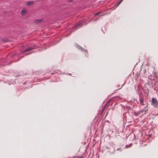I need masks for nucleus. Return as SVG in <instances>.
Segmentation results:
<instances>
[{
	"label": "nucleus",
	"instance_id": "obj_10",
	"mask_svg": "<svg viewBox=\"0 0 158 158\" xmlns=\"http://www.w3.org/2000/svg\"><path fill=\"white\" fill-rule=\"evenodd\" d=\"M123 0H121L120 1L118 2V4L117 5V6H118L122 2V1Z\"/></svg>",
	"mask_w": 158,
	"mask_h": 158
},
{
	"label": "nucleus",
	"instance_id": "obj_2",
	"mask_svg": "<svg viewBox=\"0 0 158 158\" xmlns=\"http://www.w3.org/2000/svg\"><path fill=\"white\" fill-rule=\"evenodd\" d=\"M148 105L145 106L143 109H142L140 112L142 113V114H145L146 113V112L148 111Z\"/></svg>",
	"mask_w": 158,
	"mask_h": 158
},
{
	"label": "nucleus",
	"instance_id": "obj_6",
	"mask_svg": "<svg viewBox=\"0 0 158 158\" xmlns=\"http://www.w3.org/2000/svg\"><path fill=\"white\" fill-rule=\"evenodd\" d=\"M34 49L33 48L31 47L30 48H27L26 49V50H24L23 51L24 52H27L30 51L32 50L33 49Z\"/></svg>",
	"mask_w": 158,
	"mask_h": 158
},
{
	"label": "nucleus",
	"instance_id": "obj_1",
	"mask_svg": "<svg viewBox=\"0 0 158 158\" xmlns=\"http://www.w3.org/2000/svg\"><path fill=\"white\" fill-rule=\"evenodd\" d=\"M151 105L154 107H158V102L156 98H152Z\"/></svg>",
	"mask_w": 158,
	"mask_h": 158
},
{
	"label": "nucleus",
	"instance_id": "obj_9",
	"mask_svg": "<svg viewBox=\"0 0 158 158\" xmlns=\"http://www.w3.org/2000/svg\"><path fill=\"white\" fill-rule=\"evenodd\" d=\"M123 0H121L120 1L118 2V4L117 5V6H118L122 2V1Z\"/></svg>",
	"mask_w": 158,
	"mask_h": 158
},
{
	"label": "nucleus",
	"instance_id": "obj_14",
	"mask_svg": "<svg viewBox=\"0 0 158 158\" xmlns=\"http://www.w3.org/2000/svg\"><path fill=\"white\" fill-rule=\"evenodd\" d=\"M123 85H122L121 86V88H119V89H120L122 87V86H123Z\"/></svg>",
	"mask_w": 158,
	"mask_h": 158
},
{
	"label": "nucleus",
	"instance_id": "obj_15",
	"mask_svg": "<svg viewBox=\"0 0 158 158\" xmlns=\"http://www.w3.org/2000/svg\"><path fill=\"white\" fill-rule=\"evenodd\" d=\"M127 108H128V109H129V108H130V107L128 106V107Z\"/></svg>",
	"mask_w": 158,
	"mask_h": 158
},
{
	"label": "nucleus",
	"instance_id": "obj_12",
	"mask_svg": "<svg viewBox=\"0 0 158 158\" xmlns=\"http://www.w3.org/2000/svg\"><path fill=\"white\" fill-rule=\"evenodd\" d=\"M100 12H98V13H97L95 15H99L100 14Z\"/></svg>",
	"mask_w": 158,
	"mask_h": 158
},
{
	"label": "nucleus",
	"instance_id": "obj_11",
	"mask_svg": "<svg viewBox=\"0 0 158 158\" xmlns=\"http://www.w3.org/2000/svg\"><path fill=\"white\" fill-rule=\"evenodd\" d=\"M117 151H122L121 148H117Z\"/></svg>",
	"mask_w": 158,
	"mask_h": 158
},
{
	"label": "nucleus",
	"instance_id": "obj_8",
	"mask_svg": "<svg viewBox=\"0 0 158 158\" xmlns=\"http://www.w3.org/2000/svg\"><path fill=\"white\" fill-rule=\"evenodd\" d=\"M43 21L42 19L36 20L35 21V23H39Z\"/></svg>",
	"mask_w": 158,
	"mask_h": 158
},
{
	"label": "nucleus",
	"instance_id": "obj_5",
	"mask_svg": "<svg viewBox=\"0 0 158 158\" xmlns=\"http://www.w3.org/2000/svg\"><path fill=\"white\" fill-rule=\"evenodd\" d=\"M34 3V1H29V2L26 3V5L27 6H28L31 5H32Z\"/></svg>",
	"mask_w": 158,
	"mask_h": 158
},
{
	"label": "nucleus",
	"instance_id": "obj_7",
	"mask_svg": "<svg viewBox=\"0 0 158 158\" xmlns=\"http://www.w3.org/2000/svg\"><path fill=\"white\" fill-rule=\"evenodd\" d=\"M139 101H140V105H141L143 106L144 105V102L143 101V98L140 99Z\"/></svg>",
	"mask_w": 158,
	"mask_h": 158
},
{
	"label": "nucleus",
	"instance_id": "obj_4",
	"mask_svg": "<svg viewBox=\"0 0 158 158\" xmlns=\"http://www.w3.org/2000/svg\"><path fill=\"white\" fill-rule=\"evenodd\" d=\"M83 26V25H82V23L81 22H80L79 23L76 25L74 26V27L76 29H77Z\"/></svg>",
	"mask_w": 158,
	"mask_h": 158
},
{
	"label": "nucleus",
	"instance_id": "obj_13",
	"mask_svg": "<svg viewBox=\"0 0 158 158\" xmlns=\"http://www.w3.org/2000/svg\"><path fill=\"white\" fill-rule=\"evenodd\" d=\"M131 146H131H128L127 145H126V148H128L129 147H130Z\"/></svg>",
	"mask_w": 158,
	"mask_h": 158
},
{
	"label": "nucleus",
	"instance_id": "obj_3",
	"mask_svg": "<svg viewBox=\"0 0 158 158\" xmlns=\"http://www.w3.org/2000/svg\"><path fill=\"white\" fill-rule=\"evenodd\" d=\"M27 13V10L26 9L23 8L22 9L20 14L22 16H23L25 14Z\"/></svg>",
	"mask_w": 158,
	"mask_h": 158
},
{
	"label": "nucleus",
	"instance_id": "obj_16",
	"mask_svg": "<svg viewBox=\"0 0 158 158\" xmlns=\"http://www.w3.org/2000/svg\"><path fill=\"white\" fill-rule=\"evenodd\" d=\"M71 0H69V2H71Z\"/></svg>",
	"mask_w": 158,
	"mask_h": 158
}]
</instances>
